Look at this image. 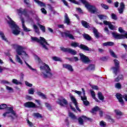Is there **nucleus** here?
<instances>
[{
    "instance_id": "obj_19",
    "label": "nucleus",
    "mask_w": 127,
    "mask_h": 127,
    "mask_svg": "<svg viewBox=\"0 0 127 127\" xmlns=\"http://www.w3.org/2000/svg\"><path fill=\"white\" fill-rule=\"evenodd\" d=\"M64 23H66L67 25H69V24L71 23L70 18H69L67 13H65L64 14Z\"/></svg>"
},
{
    "instance_id": "obj_33",
    "label": "nucleus",
    "mask_w": 127,
    "mask_h": 127,
    "mask_svg": "<svg viewBox=\"0 0 127 127\" xmlns=\"http://www.w3.org/2000/svg\"><path fill=\"white\" fill-rule=\"evenodd\" d=\"M86 70H89L92 71L95 70V65L94 64H89L87 67L86 68Z\"/></svg>"
},
{
    "instance_id": "obj_7",
    "label": "nucleus",
    "mask_w": 127,
    "mask_h": 127,
    "mask_svg": "<svg viewBox=\"0 0 127 127\" xmlns=\"http://www.w3.org/2000/svg\"><path fill=\"white\" fill-rule=\"evenodd\" d=\"M71 46H72V47H74V48H76V47H78L84 51H94V49H90L89 48V47L84 44H81L79 45V43H77V42H72L71 43Z\"/></svg>"
},
{
    "instance_id": "obj_12",
    "label": "nucleus",
    "mask_w": 127,
    "mask_h": 127,
    "mask_svg": "<svg viewBox=\"0 0 127 127\" xmlns=\"http://www.w3.org/2000/svg\"><path fill=\"white\" fill-rule=\"evenodd\" d=\"M42 38V41L40 42V44L42 47V48H43L44 49H45V50H49V49H48V47L49 46V44H48V43H47V42H46V40H45V39L44 38ZM46 45H48L46 46Z\"/></svg>"
},
{
    "instance_id": "obj_3",
    "label": "nucleus",
    "mask_w": 127,
    "mask_h": 127,
    "mask_svg": "<svg viewBox=\"0 0 127 127\" xmlns=\"http://www.w3.org/2000/svg\"><path fill=\"white\" fill-rule=\"evenodd\" d=\"M8 20L7 21V22L10 28L12 29V33L14 35H18L20 33V29L17 25L15 24V22L9 17V16H7Z\"/></svg>"
},
{
    "instance_id": "obj_4",
    "label": "nucleus",
    "mask_w": 127,
    "mask_h": 127,
    "mask_svg": "<svg viewBox=\"0 0 127 127\" xmlns=\"http://www.w3.org/2000/svg\"><path fill=\"white\" fill-rule=\"evenodd\" d=\"M80 1L83 3V4H84L85 7L88 10L89 12H90V13H96L97 11H98V9L97 7H96V6L91 5L90 4V2L87 1L86 0H80Z\"/></svg>"
},
{
    "instance_id": "obj_39",
    "label": "nucleus",
    "mask_w": 127,
    "mask_h": 127,
    "mask_svg": "<svg viewBox=\"0 0 127 127\" xmlns=\"http://www.w3.org/2000/svg\"><path fill=\"white\" fill-rule=\"evenodd\" d=\"M109 51L111 56H112V57H114V58H118V57L116 55V54H115V52H114V51H113L112 50L109 49Z\"/></svg>"
},
{
    "instance_id": "obj_48",
    "label": "nucleus",
    "mask_w": 127,
    "mask_h": 127,
    "mask_svg": "<svg viewBox=\"0 0 127 127\" xmlns=\"http://www.w3.org/2000/svg\"><path fill=\"white\" fill-rule=\"evenodd\" d=\"M114 64L115 65V67H120V62L118 61L117 59H115L114 60Z\"/></svg>"
},
{
    "instance_id": "obj_36",
    "label": "nucleus",
    "mask_w": 127,
    "mask_h": 127,
    "mask_svg": "<svg viewBox=\"0 0 127 127\" xmlns=\"http://www.w3.org/2000/svg\"><path fill=\"white\" fill-rule=\"evenodd\" d=\"M98 17L101 20H102V19L105 20V19H107V18H108V17L107 16H106L105 15H101V14L98 15Z\"/></svg>"
},
{
    "instance_id": "obj_44",
    "label": "nucleus",
    "mask_w": 127,
    "mask_h": 127,
    "mask_svg": "<svg viewBox=\"0 0 127 127\" xmlns=\"http://www.w3.org/2000/svg\"><path fill=\"white\" fill-rule=\"evenodd\" d=\"M52 59L54 60V61H60L61 62H62L61 58L58 57H53Z\"/></svg>"
},
{
    "instance_id": "obj_54",
    "label": "nucleus",
    "mask_w": 127,
    "mask_h": 127,
    "mask_svg": "<svg viewBox=\"0 0 127 127\" xmlns=\"http://www.w3.org/2000/svg\"><path fill=\"white\" fill-rule=\"evenodd\" d=\"M3 70H9V68L0 66V73H2Z\"/></svg>"
},
{
    "instance_id": "obj_50",
    "label": "nucleus",
    "mask_w": 127,
    "mask_h": 127,
    "mask_svg": "<svg viewBox=\"0 0 127 127\" xmlns=\"http://www.w3.org/2000/svg\"><path fill=\"white\" fill-rule=\"evenodd\" d=\"M6 87V90H7V91H9V93H11V92H13V88L12 87H10L7 85H5Z\"/></svg>"
},
{
    "instance_id": "obj_52",
    "label": "nucleus",
    "mask_w": 127,
    "mask_h": 127,
    "mask_svg": "<svg viewBox=\"0 0 127 127\" xmlns=\"http://www.w3.org/2000/svg\"><path fill=\"white\" fill-rule=\"evenodd\" d=\"M38 25L39 26L40 29L42 30V31H43V32H45V26L40 24H38Z\"/></svg>"
},
{
    "instance_id": "obj_8",
    "label": "nucleus",
    "mask_w": 127,
    "mask_h": 127,
    "mask_svg": "<svg viewBox=\"0 0 127 127\" xmlns=\"http://www.w3.org/2000/svg\"><path fill=\"white\" fill-rule=\"evenodd\" d=\"M56 103L62 107H64V106H67V105H68V101L63 97H61L58 98V101H56Z\"/></svg>"
},
{
    "instance_id": "obj_63",
    "label": "nucleus",
    "mask_w": 127,
    "mask_h": 127,
    "mask_svg": "<svg viewBox=\"0 0 127 127\" xmlns=\"http://www.w3.org/2000/svg\"><path fill=\"white\" fill-rule=\"evenodd\" d=\"M101 61H107L108 60V58L106 57H103L100 58Z\"/></svg>"
},
{
    "instance_id": "obj_25",
    "label": "nucleus",
    "mask_w": 127,
    "mask_h": 127,
    "mask_svg": "<svg viewBox=\"0 0 127 127\" xmlns=\"http://www.w3.org/2000/svg\"><path fill=\"white\" fill-rule=\"evenodd\" d=\"M90 92L91 93V94L93 99L95 100L96 102H97V103H100V100L96 98V94H95V92H94V91H93L92 90H90Z\"/></svg>"
},
{
    "instance_id": "obj_29",
    "label": "nucleus",
    "mask_w": 127,
    "mask_h": 127,
    "mask_svg": "<svg viewBox=\"0 0 127 127\" xmlns=\"http://www.w3.org/2000/svg\"><path fill=\"white\" fill-rule=\"evenodd\" d=\"M103 46H114L115 43L113 42H107L103 44Z\"/></svg>"
},
{
    "instance_id": "obj_9",
    "label": "nucleus",
    "mask_w": 127,
    "mask_h": 127,
    "mask_svg": "<svg viewBox=\"0 0 127 127\" xmlns=\"http://www.w3.org/2000/svg\"><path fill=\"white\" fill-rule=\"evenodd\" d=\"M61 34L62 37H68L69 39L74 40L75 38L74 36L70 33V31L65 30L64 32H61Z\"/></svg>"
},
{
    "instance_id": "obj_40",
    "label": "nucleus",
    "mask_w": 127,
    "mask_h": 127,
    "mask_svg": "<svg viewBox=\"0 0 127 127\" xmlns=\"http://www.w3.org/2000/svg\"><path fill=\"white\" fill-rule=\"evenodd\" d=\"M37 94L38 96L41 97L42 99H46V96H45L44 94L41 93V92H38Z\"/></svg>"
},
{
    "instance_id": "obj_31",
    "label": "nucleus",
    "mask_w": 127,
    "mask_h": 127,
    "mask_svg": "<svg viewBox=\"0 0 127 127\" xmlns=\"http://www.w3.org/2000/svg\"><path fill=\"white\" fill-rule=\"evenodd\" d=\"M68 53H70L71 55H76L77 54V51L75 50L68 48V51H67Z\"/></svg>"
},
{
    "instance_id": "obj_32",
    "label": "nucleus",
    "mask_w": 127,
    "mask_h": 127,
    "mask_svg": "<svg viewBox=\"0 0 127 127\" xmlns=\"http://www.w3.org/2000/svg\"><path fill=\"white\" fill-rule=\"evenodd\" d=\"M16 62H18V63H20L21 65H22L23 64V62H22V60H21V59H20V57L17 55H16Z\"/></svg>"
},
{
    "instance_id": "obj_47",
    "label": "nucleus",
    "mask_w": 127,
    "mask_h": 127,
    "mask_svg": "<svg viewBox=\"0 0 127 127\" xmlns=\"http://www.w3.org/2000/svg\"><path fill=\"white\" fill-rule=\"evenodd\" d=\"M28 93L30 95H33L34 94V88H32L29 89L28 90Z\"/></svg>"
},
{
    "instance_id": "obj_17",
    "label": "nucleus",
    "mask_w": 127,
    "mask_h": 127,
    "mask_svg": "<svg viewBox=\"0 0 127 127\" xmlns=\"http://www.w3.org/2000/svg\"><path fill=\"white\" fill-rule=\"evenodd\" d=\"M125 3L121 2L120 3V7L118 8V10L120 14L124 13V10H125Z\"/></svg>"
},
{
    "instance_id": "obj_27",
    "label": "nucleus",
    "mask_w": 127,
    "mask_h": 127,
    "mask_svg": "<svg viewBox=\"0 0 127 127\" xmlns=\"http://www.w3.org/2000/svg\"><path fill=\"white\" fill-rule=\"evenodd\" d=\"M33 116L34 118H36V119H42L43 118V116L39 113H33Z\"/></svg>"
},
{
    "instance_id": "obj_20",
    "label": "nucleus",
    "mask_w": 127,
    "mask_h": 127,
    "mask_svg": "<svg viewBox=\"0 0 127 127\" xmlns=\"http://www.w3.org/2000/svg\"><path fill=\"white\" fill-rule=\"evenodd\" d=\"M80 98L82 101H83L84 105H85V106H88V105H89V101L87 100V97H86V96H81Z\"/></svg>"
},
{
    "instance_id": "obj_59",
    "label": "nucleus",
    "mask_w": 127,
    "mask_h": 127,
    "mask_svg": "<svg viewBox=\"0 0 127 127\" xmlns=\"http://www.w3.org/2000/svg\"><path fill=\"white\" fill-rule=\"evenodd\" d=\"M115 87L117 88V89H121V88H122V85H121L120 83H117L115 84Z\"/></svg>"
},
{
    "instance_id": "obj_37",
    "label": "nucleus",
    "mask_w": 127,
    "mask_h": 127,
    "mask_svg": "<svg viewBox=\"0 0 127 127\" xmlns=\"http://www.w3.org/2000/svg\"><path fill=\"white\" fill-rule=\"evenodd\" d=\"M68 116L72 120H76L77 117H76V116L74 115V114L72 113L71 112H69Z\"/></svg>"
},
{
    "instance_id": "obj_57",
    "label": "nucleus",
    "mask_w": 127,
    "mask_h": 127,
    "mask_svg": "<svg viewBox=\"0 0 127 127\" xmlns=\"http://www.w3.org/2000/svg\"><path fill=\"white\" fill-rule=\"evenodd\" d=\"M0 83V84H3L4 85H5V84H10V82L5 80H1Z\"/></svg>"
},
{
    "instance_id": "obj_34",
    "label": "nucleus",
    "mask_w": 127,
    "mask_h": 127,
    "mask_svg": "<svg viewBox=\"0 0 127 127\" xmlns=\"http://www.w3.org/2000/svg\"><path fill=\"white\" fill-rule=\"evenodd\" d=\"M78 122L80 126H84V120H83V118H82V116L81 117L78 118Z\"/></svg>"
},
{
    "instance_id": "obj_6",
    "label": "nucleus",
    "mask_w": 127,
    "mask_h": 127,
    "mask_svg": "<svg viewBox=\"0 0 127 127\" xmlns=\"http://www.w3.org/2000/svg\"><path fill=\"white\" fill-rule=\"evenodd\" d=\"M35 102L38 103V106L36 105L34 103L32 102H26L24 104V106L25 108H34L35 109H41V103H40V101L36 99Z\"/></svg>"
},
{
    "instance_id": "obj_18",
    "label": "nucleus",
    "mask_w": 127,
    "mask_h": 127,
    "mask_svg": "<svg viewBox=\"0 0 127 127\" xmlns=\"http://www.w3.org/2000/svg\"><path fill=\"white\" fill-rule=\"evenodd\" d=\"M103 23L105 24V25H108L110 29H111V30H114V29H115V26L112 24V22L107 20H104L103 21Z\"/></svg>"
},
{
    "instance_id": "obj_28",
    "label": "nucleus",
    "mask_w": 127,
    "mask_h": 127,
    "mask_svg": "<svg viewBox=\"0 0 127 127\" xmlns=\"http://www.w3.org/2000/svg\"><path fill=\"white\" fill-rule=\"evenodd\" d=\"M93 31L95 37H96V38H99L100 37V34L99 33V32H98V30L96 28H93Z\"/></svg>"
},
{
    "instance_id": "obj_5",
    "label": "nucleus",
    "mask_w": 127,
    "mask_h": 127,
    "mask_svg": "<svg viewBox=\"0 0 127 127\" xmlns=\"http://www.w3.org/2000/svg\"><path fill=\"white\" fill-rule=\"evenodd\" d=\"M13 48L16 49V52H17L18 55L21 56L22 59H23V56H27V54L23 51V47L22 46L18 45H13Z\"/></svg>"
},
{
    "instance_id": "obj_41",
    "label": "nucleus",
    "mask_w": 127,
    "mask_h": 127,
    "mask_svg": "<svg viewBox=\"0 0 127 127\" xmlns=\"http://www.w3.org/2000/svg\"><path fill=\"white\" fill-rule=\"evenodd\" d=\"M33 27L36 33H39V29L38 28V27L37 26V25L34 24L33 25Z\"/></svg>"
},
{
    "instance_id": "obj_11",
    "label": "nucleus",
    "mask_w": 127,
    "mask_h": 127,
    "mask_svg": "<svg viewBox=\"0 0 127 127\" xmlns=\"http://www.w3.org/2000/svg\"><path fill=\"white\" fill-rule=\"evenodd\" d=\"M69 97L70 98L71 102H72V103L74 104V106H75L76 110H77L78 112H81V110L80 109V108H79L78 102H77V100L76 99V98H75L74 96H73V95H72L71 94H69Z\"/></svg>"
},
{
    "instance_id": "obj_16",
    "label": "nucleus",
    "mask_w": 127,
    "mask_h": 127,
    "mask_svg": "<svg viewBox=\"0 0 127 127\" xmlns=\"http://www.w3.org/2000/svg\"><path fill=\"white\" fill-rule=\"evenodd\" d=\"M20 19L22 22V27L24 31H25L26 32H28V31H31V30H30V29L27 28V27L25 26V25L24 24V22H25V21H24V18L21 17Z\"/></svg>"
},
{
    "instance_id": "obj_55",
    "label": "nucleus",
    "mask_w": 127,
    "mask_h": 127,
    "mask_svg": "<svg viewBox=\"0 0 127 127\" xmlns=\"http://www.w3.org/2000/svg\"><path fill=\"white\" fill-rule=\"evenodd\" d=\"M101 6L103 8H104V9H109V6L107 4L101 3Z\"/></svg>"
},
{
    "instance_id": "obj_62",
    "label": "nucleus",
    "mask_w": 127,
    "mask_h": 127,
    "mask_svg": "<svg viewBox=\"0 0 127 127\" xmlns=\"http://www.w3.org/2000/svg\"><path fill=\"white\" fill-rule=\"evenodd\" d=\"M36 12L34 10H31L29 11V13H30V14H31L32 15L35 14Z\"/></svg>"
},
{
    "instance_id": "obj_45",
    "label": "nucleus",
    "mask_w": 127,
    "mask_h": 127,
    "mask_svg": "<svg viewBox=\"0 0 127 127\" xmlns=\"http://www.w3.org/2000/svg\"><path fill=\"white\" fill-rule=\"evenodd\" d=\"M24 3L26 4L28 7H30L31 4H30V1L29 0H23Z\"/></svg>"
},
{
    "instance_id": "obj_43",
    "label": "nucleus",
    "mask_w": 127,
    "mask_h": 127,
    "mask_svg": "<svg viewBox=\"0 0 127 127\" xmlns=\"http://www.w3.org/2000/svg\"><path fill=\"white\" fill-rule=\"evenodd\" d=\"M83 37H84V38H85V39H86V40L90 41V40H91V37H90L89 35H88V34H84V35H83Z\"/></svg>"
},
{
    "instance_id": "obj_23",
    "label": "nucleus",
    "mask_w": 127,
    "mask_h": 127,
    "mask_svg": "<svg viewBox=\"0 0 127 127\" xmlns=\"http://www.w3.org/2000/svg\"><path fill=\"white\" fill-rule=\"evenodd\" d=\"M63 67L64 68H65V69H67V70H68V71H70V72H73V71H74V69H73V67H72L71 65L64 64Z\"/></svg>"
},
{
    "instance_id": "obj_56",
    "label": "nucleus",
    "mask_w": 127,
    "mask_h": 127,
    "mask_svg": "<svg viewBox=\"0 0 127 127\" xmlns=\"http://www.w3.org/2000/svg\"><path fill=\"white\" fill-rule=\"evenodd\" d=\"M62 51H63L64 52H68V51L69 50V48H64V47H61L60 48Z\"/></svg>"
},
{
    "instance_id": "obj_53",
    "label": "nucleus",
    "mask_w": 127,
    "mask_h": 127,
    "mask_svg": "<svg viewBox=\"0 0 127 127\" xmlns=\"http://www.w3.org/2000/svg\"><path fill=\"white\" fill-rule=\"evenodd\" d=\"M24 62L26 66H27V67H28L29 69H30L31 70H32V71H36V69L32 68L31 66L29 65V64L26 62V61H24Z\"/></svg>"
},
{
    "instance_id": "obj_1",
    "label": "nucleus",
    "mask_w": 127,
    "mask_h": 127,
    "mask_svg": "<svg viewBox=\"0 0 127 127\" xmlns=\"http://www.w3.org/2000/svg\"><path fill=\"white\" fill-rule=\"evenodd\" d=\"M6 109L8 112H6L2 114L3 117L5 118V117H8V118H10L12 121H13L14 119L17 118V115L15 112L13 111V108L12 107H7V105L5 104H2L0 105V110H4Z\"/></svg>"
},
{
    "instance_id": "obj_38",
    "label": "nucleus",
    "mask_w": 127,
    "mask_h": 127,
    "mask_svg": "<svg viewBox=\"0 0 127 127\" xmlns=\"http://www.w3.org/2000/svg\"><path fill=\"white\" fill-rule=\"evenodd\" d=\"M34 1L35 2L38 3L40 6H45V4L44 2L39 1V0H34Z\"/></svg>"
},
{
    "instance_id": "obj_13",
    "label": "nucleus",
    "mask_w": 127,
    "mask_h": 127,
    "mask_svg": "<svg viewBox=\"0 0 127 127\" xmlns=\"http://www.w3.org/2000/svg\"><path fill=\"white\" fill-rule=\"evenodd\" d=\"M111 33L115 39H125L126 38V36L124 35L119 34L116 32H112Z\"/></svg>"
},
{
    "instance_id": "obj_14",
    "label": "nucleus",
    "mask_w": 127,
    "mask_h": 127,
    "mask_svg": "<svg viewBox=\"0 0 127 127\" xmlns=\"http://www.w3.org/2000/svg\"><path fill=\"white\" fill-rule=\"evenodd\" d=\"M17 11L19 15L20 14H23V15L26 17H28L29 16V15L27 13V11L25 8L22 10V8H20V9H18Z\"/></svg>"
},
{
    "instance_id": "obj_26",
    "label": "nucleus",
    "mask_w": 127,
    "mask_h": 127,
    "mask_svg": "<svg viewBox=\"0 0 127 127\" xmlns=\"http://www.w3.org/2000/svg\"><path fill=\"white\" fill-rule=\"evenodd\" d=\"M119 69L120 67L118 66H113L111 67V69L113 70L114 74H115L116 76L118 75V72H119Z\"/></svg>"
},
{
    "instance_id": "obj_51",
    "label": "nucleus",
    "mask_w": 127,
    "mask_h": 127,
    "mask_svg": "<svg viewBox=\"0 0 127 127\" xmlns=\"http://www.w3.org/2000/svg\"><path fill=\"white\" fill-rule=\"evenodd\" d=\"M111 17L112 19H114V20H118V17L117 16V15H116V14L114 13H111Z\"/></svg>"
},
{
    "instance_id": "obj_24",
    "label": "nucleus",
    "mask_w": 127,
    "mask_h": 127,
    "mask_svg": "<svg viewBox=\"0 0 127 127\" xmlns=\"http://www.w3.org/2000/svg\"><path fill=\"white\" fill-rule=\"evenodd\" d=\"M0 37H1L2 40L6 41V42H8V40H7V39L5 37V36H4V33H3L2 31H0Z\"/></svg>"
},
{
    "instance_id": "obj_64",
    "label": "nucleus",
    "mask_w": 127,
    "mask_h": 127,
    "mask_svg": "<svg viewBox=\"0 0 127 127\" xmlns=\"http://www.w3.org/2000/svg\"><path fill=\"white\" fill-rule=\"evenodd\" d=\"M123 98L124 99V100L126 101V102H127V94H124L123 95Z\"/></svg>"
},
{
    "instance_id": "obj_60",
    "label": "nucleus",
    "mask_w": 127,
    "mask_h": 127,
    "mask_svg": "<svg viewBox=\"0 0 127 127\" xmlns=\"http://www.w3.org/2000/svg\"><path fill=\"white\" fill-rule=\"evenodd\" d=\"M69 1H70V2H72V3H75V4H80V3L75 0H68Z\"/></svg>"
},
{
    "instance_id": "obj_35",
    "label": "nucleus",
    "mask_w": 127,
    "mask_h": 127,
    "mask_svg": "<svg viewBox=\"0 0 127 127\" xmlns=\"http://www.w3.org/2000/svg\"><path fill=\"white\" fill-rule=\"evenodd\" d=\"M98 97L99 100H101V101H103L105 99V97H104V96H103V94H102V92H98Z\"/></svg>"
},
{
    "instance_id": "obj_22",
    "label": "nucleus",
    "mask_w": 127,
    "mask_h": 127,
    "mask_svg": "<svg viewBox=\"0 0 127 127\" xmlns=\"http://www.w3.org/2000/svg\"><path fill=\"white\" fill-rule=\"evenodd\" d=\"M81 24L83 27H85V28H90L91 27L90 26V24H89V23L87 22L86 21L82 20Z\"/></svg>"
},
{
    "instance_id": "obj_58",
    "label": "nucleus",
    "mask_w": 127,
    "mask_h": 127,
    "mask_svg": "<svg viewBox=\"0 0 127 127\" xmlns=\"http://www.w3.org/2000/svg\"><path fill=\"white\" fill-rule=\"evenodd\" d=\"M106 122H104V121H101L100 122V125L101 126V127H105L106 126Z\"/></svg>"
},
{
    "instance_id": "obj_46",
    "label": "nucleus",
    "mask_w": 127,
    "mask_h": 127,
    "mask_svg": "<svg viewBox=\"0 0 127 127\" xmlns=\"http://www.w3.org/2000/svg\"><path fill=\"white\" fill-rule=\"evenodd\" d=\"M12 82L16 85H21V82H19L16 79H13Z\"/></svg>"
},
{
    "instance_id": "obj_2",
    "label": "nucleus",
    "mask_w": 127,
    "mask_h": 127,
    "mask_svg": "<svg viewBox=\"0 0 127 127\" xmlns=\"http://www.w3.org/2000/svg\"><path fill=\"white\" fill-rule=\"evenodd\" d=\"M40 69L44 78H52L53 74L51 73V69L48 65L43 63L40 66Z\"/></svg>"
},
{
    "instance_id": "obj_49",
    "label": "nucleus",
    "mask_w": 127,
    "mask_h": 127,
    "mask_svg": "<svg viewBox=\"0 0 127 127\" xmlns=\"http://www.w3.org/2000/svg\"><path fill=\"white\" fill-rule=\"evenodd\" d=\"M82 119H83L85 121L87 120L88 121V122H93V119L90 118H88L86 117L85 116H82Z\"/></svg>"
},
{
    "instance_id": "obj_30",
    "label": "nucleus",
    "mask_w": 127,
    "mask_h": 127,
    "mask_svg": "<svg viewBox=\"0 0 127 127\" xmlns=\"http://www.w3.org/2000/svg\"><path fill=\"white\" fill-rule=\"evenodd\" d=\"M98 111H100V107L96 106L93 108H92V109L90 111V113H91V114H95V113L98 112Z\"/></svg>"
},
{
    "instance_id": "obj_42",
    "label": "nucleus",
    "mask_w": 127,
    "mask_h": 127,
    "mask_svg": "<svg viewBox=\"0 0 127 127\" xmlns=\"http://www.w3.org/2000/svg\"><path fill=\"white\" fill-rule=\"evenodd\" d=\"M115 113L117 116H123V112H121L119 109L115 110Z\"/></svg>"
},
{
    "instance_id": "obj_10",
    "label": "nucleus",
    "mask_w": 127,
    "mask_h": 127,
    "mask_svg": "<svg viewBox=\"0 0 127 127\" xmlns=\"http://www.w3.org/2000/svg\"><path fill=\"white\" fill-rule=\"evenodd\" d=\"M80 57V60H81L82 62L83 63H85L86 64H89L90 62H91V60L89 59V58L82 53H79V54Z\"/></svg>"
},
{
    "instance_id": "obj_15",
    "label": "nucleus",
    "mask_w": 127,
    "mask_h": 127,
    "mask_svg": "<svg viewBox=\"0 0 127 127\" xmlns=\"http://www.w3.org/2000/svg\"><path fill=\"white\" fill-rule=\"evenodd\" d=\"M116 97L122 106H124L125 105V102L123 99V95L120 93H117L116 95Z\"/></svg>"
},
{
    "instance_id": "obj_61",
    "label": "nucleus",
    "mask_w": 127,
    "mask_h": 127,
    "mask_svg": "<svg viewBox=\"0 0 127 127\" xmlns=\"http://www.w3.org/2000/svg\"><path fill=\"white\" fill-rule=\"evenodd\" d=\"M45 106H46V108H47L48 109V110H51V106L50 105V104H49L47 103H46Z\"/></svg>"
},
{
    "instance_id": "obj_21",
    "label": "nucleus",
    "mask_w": 127,
    "mask_h": 127,
    "mask_svg": "<svg viewBox=\"0 0 127 127\" xmlns=\"http://www.w3.org/2000/svg\"><path fill=\"white\" fill-rule=\"evenodd\" d=\"M43 37H40V39L36 37H31V40L32 41H35V42H38V43H40Z\"/></svg>"
}]
</instances>
